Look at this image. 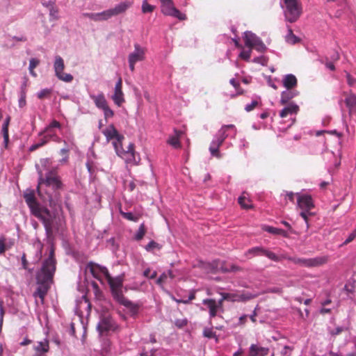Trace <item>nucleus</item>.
<instances>
[{
	"mask_svg": "<svg viewBox=\"0 0 356 356\" xmlns=\"http://www.w3.org/2000/svg\"><path fill=\"white\" fill-rule=\"evenodd\" d=\"M229 129H234V134L233 137L234 138L236 134V130L235 129L234 125L228 124L224 125L221 127V129L218 131L216 136L214 137L213 140L211 141L209 147V151L211 154L213 156H216L217 158H220L221 155L218 151L220 146L222 144L225 139L227 137V134H226L227 131Z\"/></svg>",
	"mask_w": 356,
	"mask_h": 356,
	"instance_id": "6e6552de",
	"label": "nucleus"
},
{
	"mask_svg": "<svg viewBox=\"0 0 356 356\" xmlns=\"http://www.w3.org/2000/svg\"><path fill=\"white\" fill-rule=\"evenodd\" d=\"M77 306L79 309L83 308L90 311L91 308V304L88 298V293L83 294L81 299L77 300Z\"/></svg>",
	"mask_w": 356,
	"mask_h": 356,
	"instance_id": "cd10ccee",
	"label": "nucleus"
},
{
	"mask_svg": "<svg viewBox=\"0 0 356 356\" xmlns=\"http://www.w3.org/2000/svg\"><path fill=\"white\" fill-rule=\"evenodd\" d=\"M243 39L245 46L248 48L254 49L259 52H264L266 49V45L260 38L250 31L244 33Z\"/></svg>",
	"mask_w": 356,
	"mask_h": 356,
	"instance_id": "f3484780",
	"label": "nucleus"
},
{
	"mask_svg": "<svg viewBox=\"0 0 356 356\" xmlns=\"http://www.w3.org/2000/svg\"><path fill=\"white\" fill-rule=\"evenodd\" d=\"M31 343V340L29 339H25L23 341L20 343V345L22 346H27Z\"/></svg>",
	"mask_w": 356,
	"mask_h": 356,
	"instance_id": "0e129e2a",
	"label": "nucleus"
},
{
	"mask_svg": "<svg viewBox=\"0 0 356 356\" xmlns=\"http://www.w3.org/2000/svg\"><path fill=\"white\" fill-rule=\"evenodd\" d=\"M197 268L206 274H216L220 272H235L239 270V267L220 260H215L212 262L200 261L197 264Z\"/></svg>",
	"mask_w": 356,
	"mask_h": 356,
	"instance_id": "423d86ee",
	"label": "nucleus"
},
{
	"mask_svg": "<svg viewBox=\"0 0 356 356\" xmlns=\"http://www.w3.org/2000/svg\"><path fill=\"white\" fill-rule=\"evenodd\" d=\"M4 309L2 306V302H0V330H1L3 321Z\"/></svg>",
	"mask_w": 356,
	"mask_h": 356,
	"instance_id": "bf43d9fd",
	"label": "nucleus"
},
{
	"mask_svg": "<svg viewBox=\"0 0 356 356\" xmlns=\"http://www.w3.org/2000/svg\"><path fill=\"white\" fill-rule=\"evenodd\" d=\"M178 327H181L185 325H186V320H182V321H177L175 323Z\"/></svg>",
	"mask_w": 356,
	"mask_h": 356,
	"instance_id": "69168bd1",
	"label": "nucleus"
},
{
	"mask_svg": "<svg viewBox=\"0 0 356 356\" xmlns=\"http://www.w3.org/2000/svg\"><path fill=\"white\" fill-rule=\"evenodd\" d=\"M299 111V106L295 103H290L285 106L280 113L282 118H286L289 115H296Z\"/></svg>",
	"mask_w": 356,
	"mask_h": 356,
	"instance_id": "b1692460",
	"label": "nucleus"
},
{
	"mask_svg": "<svg viewBox=\"0 0 356 356\" xmlns=\"http://www.w3.org/2000/svg\"><path fill=\"white\" fill-rule=\"evenodd\" d=\"M5 241H6V239L4 237L0 238V254L3 253L6 250V245H5Z\"/></svg>",
	"mask_w": 356,
	"mask_h": 356,
	"instance_id": "13d9d810",
	"label": "nucleus"
},
{
	"mask_svg": "<svg viewBox=\"0 0 356 356\" xmlns=\"http://www.w3.org/2000/svg\"><path fill=\"white\" fill-rule=\"evenodd\" d=\"M293 348L290 346H285L281 350V356H291Z\"/></svg>",
	"mask_w": 356,
	"mask_h": 356,
	"instance_id": "8fccbe9b",
	"label": "nucleus"
},
{
	"mask_svg": "<svg viewBox=\"0 0 356 356\" xmlns=\"http://www.w3.org/2000/svg\"><path fill=\"white\" fill-rule=\"evenodd\" d=\"M172 278L171 271L163 273L160 277L156 280V282L161 284L167 281V280H171Z\"/></svg>",
	"mask_w": 356,
	"mask_h": 356,
	"instance_id": "4c0bfd02",
	"label": "nucleus"
},
{
	"mask_svg": "<svg viewBox=\"0 0 356 356\" xmlns=\"http://www.w3.org/2000/svg\"><path fill=\"white\" fill-rule=\"evenodd\" d=\"M111 99L113 101L114 104L119 107L125 102L124 95L122 91V81L121 78H120L115 83L114 92L111 96Z\"/></svg>",
	"mask_w": 356,
	"mask_h": 356,
	"instance_id": "6ab92c4d",
	"label": "nucleus"
},
{
	"mask_svg": "<svg viewBox=\"0 0 356 356\" xmlns=\"http://www.w3.org/2000/svg\"><path fill=\"white\" fill-rule=\"evenodd\" d=\"M252 296H245L244 295L238 296V297H235L232 299V301H245L249 300Z\"/></svg>",
	"mask_w": 356,
	"mask_h": 356,
	"instance_id": "4d7b16f0",
	"label": "nucleus"
},
{
	"mask_svg": "<svg viewBox=\"0 0 356 356\" xmlns=\"http://www.w3.org/2000/svg\"><path fill=\"white\" fill-rule=\"evenodd\" d=\"M283 85L287 89L292 88L297 85V79L296 77L291 74H286L283 78Z\"/></svg>",
	"mask_w": 356,
	"mask_h": 356,
	"instance_id": "a878e982",
	"label": "nucleus"
},
{
	"mask_svg": "<svg viewBox=\"0 0 356 356\" xmlns=\"http://www.w3.org/2000/svg\"><path fill=\"white\" fill-rule=\"evenodd\" d=\"M248 316L243 315L239 318V325H243L247 321Z\"/></svg>",
	"mask_w": 356,
	"mask_h": 356,
	"instance_id": "680f3d73",
	"label": "nucleus"
},
{
	"mask_svg": "<svg viewBox=\"0 0 356 356\" xmlns=\"http://www.w3.org/2000/svg\"><path fill=\"white\" fill-rule=\"evenodd\" d=\"M49 16L51 19L56 20L58 19V10L54 6L51 5V8L49 9Z\"/></svg>",
	"mask_w": 356,
	"mask_h": 356,
	"instance_id": "de8ad7c7",
	"label": "nucleus"
},
{
	"mask_svg": "<svg viewBox=\"0 0 356 356\" xmlns=\"http://www.w3.org/2000/svg\"><path fill=\"white\" fill-rule=\"evenodd\" d=\"M123 280V275L112 277L106 267L90 262L86 267L82 287L85 289H99L101 285L105 286L106 284L111 289H117L122 286Z\"/></svg>",
	"mask_w": 356,
	"mask_h": 356,
	"instance_id": "f257e3e1",
	"label": "nucleus"
},
{
	"mask_svg": "<svg viewBox=\"0 0 356 356\" xmlns=\"http://www.w3.org/2000/svg\"><path fill=\"white\" fill-rule=\"evenodd\" d=\"M269 349L258 344H252L249 349V356H267Z\"/></svg>",
	"mask_w": 356,
	"mask_h": 356,
	"instance_id": "5701e85b",
	"label": "nucleus"
},
{
	"mask_svg": "<svg viewBox=\"0 0 356 356\" xmlns=\"http://www.w3.org/2000/svg\"><path fill=\"white\" fill-rule=\"evenodd\" d=\"M346 330V328H345L343 327H337L334 330H331L330 332V333L332 336H336V335L340 334L342 332H343Z\"/></svg>",
	"mask_w": 356,
	"mask_h": 356,
	"instance_id": "864d4df0",
	"label": "nucleus"
},
{
	"mask_svg": "<svg viewBox=\"0 0 356 356\" xmlns=\"http://www.w3.org/2000/svg\"><path fill=\"white\" fill-rule=\"evenodd\" d=\"M284 15L287 21L296 22L300 16L302 8L298 0H284Z\"/></svg>",
	"mask_w": 356,
	"mask_h": 356,
	"instance_id": "1a4fd4ad",
	"label": "nucleus"
},
{
	"mask_svg": "<svg viewBox=\"0 0 356 356\" xmlns=\"http://www.w3.org/2000/svg\"><path fill=\"white\" fill-rule=\"evenodd\" d=\"M161 246L154 241H151L146 246L145 250L147 251H152L154 249H161Z\"/></svg>",
	"mask_w": 356,
	"mask_h": 356,
	"instance_id": "c03bdc74",
	"label": "nucleus"
},
{
	"mask_svg": "<svg viewBox=\"0 0 356 356\" xmlns=\"http://www.w3.org/2000/svg\"><path fill=\"white\" fill-rule=\"evenodd\" d=\"M345 103L349 109L350 113L356 112V95L350 94L345 99Z\"/></svg>",
	"mask_w": 356,
	"mask_h": 356,
	"instance_id": "bb28decb",
	"label": "nucleus"
},
{
	"mask_svg": "<svg viewBox=\"0 0 356 356\" xmlns=\"http://www.w3.org/2000/svg\"><path fill=\"white\" fill-rule=\"evenodd\" d=\"M143 275L147 278L153 279L156 277V272L151 268H147L144 271Z\"/></svg>",
	"mask_w": 356,
	"mask_h": 356,
	"instance_id": "09e8293b",
	"label": "nucleus"
},
{
	"mask_svg": "<svg viewBox=\"0 0 356 356\" xmlns=\"http://www.w3.org/2000/svg\"><path fill=\"white\" fill-rule=\"evenodd\" d=\"M195 298V293L191 292L187 298H174L178 303H188L191 300Z\"/></svg>",
	"mask_w": 356,
	"mask_h": 356,
	"instance_id": "a19ab883",
	"label": "nucleus"
},
{
	"mask_svg": "<svg viewBox=\"0 0 356 356\" xmlns=\"http://www.w3.org/2000/svg\"><path fill=\"white\" fill-rule=\"evenodd\" d=\"M25 104H26L25 98L24 97H22L19 100V105L20 107H23V106H25Z\"/></svg>",
	"mask_w": 356,
	"mask_h": 356,
	"instance_id": "338daca9",
	"label": "nucleus"
},
{
	"mask_svg": "<svg viewBox=\"0 0 356 356\" xmlns=\"http://www.w3.org/2000/svg\"><path fill=\"white\" fill-rule=\"evenodd\" d=\"M83 15L95 22L108 20L113 17L111 8L100 13H84Z\"/></svg>",
	"mask_w": 356,
	"mask_h": 356,
	"instance_id": "aec40b11",
	"label": "nucleus"
},
{
	"mask_svg": "<svg viewBox=\"0 0 356 356\" xmlns=\"http://www.w3.org/2000/svg\"><path fill=\"white\" fill-rule=\"evenodd\" d=\"M181 134V131H175V134L169 138L168 143L175 148L180 147L179 137Z\"/></svg>",
	"mask_w": 356,
	"mask_h": 356,
	"instance_id": "c756f323",
	"label": "nucleus"
},
{
	"mask_svg": "<svg viewBox=\"0 0 356 356\" xmlns=\"http://www.w3.org/2000/svg\"><path fill=\"white\" fill-rule=\"evenodd\" d=\"M297 195L298 207L302 210L300 212L301 217L307 222L308 216L312 215L310 210L314 208V204L312 197L308 195H300L299 193Z\"/></svg>",
	"mask_w": 356,
	"mask_h": 356,
	"instance_id": "f8f14e48",
	"label": "nucleus"
},
{
	"mask_svg": "<svg viewBox=\"0 0 356 356\" xmlns=\"http://www.w3.org/2000/svg\"><path fill=\"white\" fill-rule=\"evenodd\" d=\"M337 156H339V159H337L334 163V165L336 168H339V166L341 164V151L339 150L337 153V154L336 155Z\"/></svg>",
	"mask_w": 356,
	"mask_h": 356,
	"instance_id": "052dcab7",
	"label": "nucleus"
},
{
	"mask_svg": "<svg viewBox=\"0 0 356 356\" xmlns=\"http://www.w3.org/2000/svg\"><path fill=\"white\" fill-rule=\"evenodd\" d=\"M263 229H264V230H265L270 234L282 235L284 237H288L287 232L282 229H279V228H276V227H270V226H265V227H264Z\"/></svg>",
	"mask_w": 356,
	"mask_h": 356,
	"instance_id": "2f4dec72",
	"label": "nucleus"
},
{
	"mask_svg": "<svg viewBox=\"0 0 356 356\" xmlns=\"http://www.w3.org/2000/svg\"><path fill=\"white\" fill-rule=\"evenodd\" d=\"M285 38L286 41L291 44H296L299 41V39L293 33L291 29L288 30V33L286 34Z\"/></svg>",
	"mask_w": 356,
	"mask_h": 356,
	"instance_id": "f704fd0d",
	"label": "nucleus"
},
{
	"mask_svg": "<svg viewBox=\"0 0 356 356\" xmlns=\"http://www.w3.org/2000/svg\"><path fill=\"white\" fill-rule=\"evenodd\" d=\"M47 291H35L33 296L35 298H40L41 302L44 301V298L47 295Z\"/></svg>",
	"mask_w": 356,
	"mask_h": 356,
	"instance_id": "49530a36",
	"label": "nucleus"
},
{
	"mask_svg": "<svg viewBox=\"0 0 356 356\" xmlns=\"http://www.w3.org/2000/svg\"><path fill=\"white\" fill-rule=\"evenodd\" d=\"M347 81H348V83L350 86H353L355 83V80L350 76V74H347Z\"/></svg>",
	"mask_w": 356,
	"mask_h": 356,
	"instance_id": "e2e57ef3",
	"label": "nucleus"
},
{
	"mask_svg": "<svg viewBox=\"0 0 356 356\" xmlns=\"http://www.w3.org/2000/svg\"><path fill=\"white\" fill-rule=\"evenodd\" d=\"M52 90L50 88H44L37 93V97L40 99L47 98L51 94Z\"/></svg>",
	"mask_w": 356,
	"mask_h": 356,
	"instance_id": "e433bc0d",
	"label": "nucleus"
},
{
	"mask_svg": "<svg viewBox=\"0 0 356 356\" xmlns=\"http://www.w3.org/2000/svg\"><path fill=\"white\" fill-rule=\"evenodd\" d=\"M121 214L122 216L129 220H131V221H134V222H136L139 219V216H135L131 212H121Z\"/></svg>",
	"mask_w": 356,
	"mask_h": 356,
	"instance_id": "37998d69",
	"label": "nucleus"
},
{
	"mask_svg": "<svg viewBox=\"0 0 356 356\" xmlns=\"http://www.w3.org/2000/svg\"><path fill=\"white\" fill-rule=\"evenodd\" d=\"M132 5L133 1L131 0H126L118 3L114 8H111L113 17L124 13Z\"/></svg>",
	"mask_w": 356,
	"mask_h": 356,
	"instance_id": "4be33fe9",
	"label": "nucleus"
},
{
	"mask_svg": "<svg viewBox=\"0 0 356 356\" xmlns=\"http://www.w3.org/2000/svg\"><path fill=\"white\" fill-rule=\"evenodd\" d=\"M61 129V124L56 120H53L40 133L42 136L40 142L33 145L30 147L31 151L35 150L37 148L46 144L49 140H53L56 143L62 142L61 138L57 135V131Z\"/></svg>",
	"mask_w": 356,
	"mask_h": 356,
	"instance_id": "0eeeda50",
	"label": "nucleus"
},
{
	"mask_svg": "<svg viewBox=\"0 0 356 356\" xmlns=\"http://www.w3.org/2000/svg\"><path fill=\"white\" fill-rule=\"evenodd\" d=\"M115 329V323L110 316H103L97 325V330L100 333L113 330Z\"/></svg>",
	"mask_w": 356,
	"mask_h": 356,
	"instance_id": "412c9836",
	"label": "nucleus"
},
{
	"mask_svg": "<svg viewBox=\"0 0 356 356\" xmlns=\"http://www.w3.org/2000/svg\"><path fill=\"white\" fill-rule=\"evenodd\" d=\"M252 48H249L248 50H243L240 54H239V57L241 58V59H243L245 60H249L250 58V56H251V53H252Z\"/></svg>",
	"mask_w": 356,
	"mask_h": 356,
	"instance_id": "a18cd8bd",
	"label": "nucleus"
},
{
	"mask_svg": "<svg viewBox=\"0 0 356 356\" xmlns=\"http://www.w3.org/2000/svg\"><path fill=\"white\" fill-rule=\"evenodd\" d=\"M69 152V148L68 147H65V148H63L60 149V153L61 155L64 156V158L61 160L62 162H66L67 161V159H68V153Z\"/></svg>",
	"mask_w": 356,
	"mask_h": 356,
	"instance_id": "5fc2aeb1",
	"label": "nucleus"
},
{
	"mask_svg": "<svg viewBox=\"0 0 356 356\" xmlns=\"http://www.w3.org/2000/svg\"><path fill=\"white\" fill-rule=\"evenodd\" d=\"M257 105L258 102L257 100H253L250 104H248L245 106V110L247 112H250L252 111Z\"/></svg>",
	"mask_w": 356,
	"mask_h": 356,
	"instance_id": "603ef678",
	"label": "nucleus"
},
{
	"mask_svg": "<svg viewBox=\"0 0 356 356\" xmlns=\"http://www.w3.org/2000/svg\"><path fill=\"white\" fill-rule=\"evenodd\" d=\"M264 250V248H263L262 247H254L251 249H249L246 252V255H261L263 254Z\"/></svg>",
	"mask_w": 356,
	"mask_h": 356,
	"instance_id": "58836bf2",
	"label": "nucleus"
},
{
	"mask_svg": "<svg viewBox=\"0 0 356 356\" xmlns=\"http://www.w3.org/2000/svg\"><path fill=\"white\" fill-rule=\"evenodd\" d=\"M108 141L113 140V145L118 156L122 158L127 163L137 165L140 158L136 155L134 149V144L129 143L127 150L122 147L124 136L120 135L113 124L108 125L103 131Z\"/></svg>",
	"mask_w": 356,
	"mask_h": 356,
	"instance_id": "7ed1b4c3",
	"label": "nucleus"
},
{
	"mask_svg": "<svg viewBox=\"0 0 356 356\" xmlns=\"http://www.w3.org/2000/svg\"><path fill=\"white\" fill-rule=\"evenodd\" d=\"M10 121V118L7 117L6 119L5 120V121L2 125V128H1V131L3 134V140H4V144L6 146H7L8 140H9L8 126H9Z\"/></svg>",
	"mask_w": 356,
	"mask_h": 356,
	"instance_id": "c85d7f7f",
	"label": "nucleus"
},
{
	"mask_svg": "<svg viewBox=\"0 0 356 356\" xmlns=\"http://www.w3.org/2000/svg\"><path fill=\"white\" fill-rule=\"evenodd\" d=\"M282 258L292 261L295 264L305 267H316L325 264L327 261L325 257H318L311 259L297 258L283 256Z\"/></svg>",
	"mask_w": 356,
	"mask_h": 356,
	"instance_id": "ddd939ff",
	"label": "nucleus"
},
{
	"mask_svg": "<svg viewBox=\"0 0 356 356\" xmlns=\"http://www.w3.org/2000/svg\"><path fill=\"white\" fill-rule=\"evenodd\" d=\"M253 62L260 63L262 65H265L267 63V59L264 56H259L254 58Z\"/></svg>",
	"mask_w": 356,
	"mask_h": 356,
	"instance_id": "6e6d98bb",
	"label": "nucleus"
},
{
	"mask_svg": "<svg viewBox=\"0 0 356 356\" xmlns=\"http://www.w3.org/2000/svg\"><path fill=\"white\" fill-rule=\"evenodd\" d=\"M54 250H50L49 257L42 264L41 269L36 274L37 283L40 285L38 289H47L51 288L53 283V277L56 270V261Z\"/></svg>",
	"mask_w": 356,
	"mask_h": 356,
	"instance_id": "39448f33",
	"label": "nucleus"
},
{
	"mask_svg": "<svg viewBox=\"0 0 356 356\" xmlns=\"http://www.w3.org/2000/svg\"><path fill=\"white\" fill-rule=\"evenodd\" d=\"M13 40L15 41L25 42L26 40V38L24 36L14 37Z\"/></svg>",
	"mask_w": 356,
	"mask_h": 356,
	"instance_id": "774afa93",
	"label": "nucleus"
},
{
	"mask_svg": "<svg viewBox=\"0 0 356 356\" xmlns=\"http://www.w3.org/2000/svg\"><path fill=\"white\" fill-rule=\"evenodd\" d=\"M154 9V6L149 4L147 0H143L142 4V12L143 13H152Z\"/></svg>",
	"mask_w": 356,
	"mask_h": 356,
	"instance_id": "79ce46f5",
	"label": "nucleus"
},
{
	"mask_svg": "<svg viewBox=\"0 0 356 356\" xmlns=\"http://www.w3.org/2000/svg\"><path fill=\"white\" fill-rule=\"evenodd\" d=\"M40 162L42 169L38 170L40 178L37 190L41 197L46 198L43 196V193H44L47 199L51 204L57 198L56 190L61 187L62 184L56 175V169L49 168L50 160L44 159Z\"/></svg>",
	"mask_w": 356,
	"mask_h": 356,
	"instance_id": "f03ea898",
	"label": "nucleus"
},
{
	"mask_svg": "<svg viewBox=\"0 0 356 356\" xmlns=\"http://www.w3.org/2000/svg\"><path fill=\"white\" fill-rule=\"evenodd\" d=\"M297 95V93L293 91H283L281 95L280 104H286L291 99Z\"/></svg>",
	"mask_w": 356,
	"mask_h": 356,
	"instance_id": "7c9ffc66",
	"label": "nucleus"
},
{
	"mask_svg": "<svg viewBox=\"0 0 356 356\" xmlns=\"http://www.w3.org/2000/svg\"><path fill=\"white\" fill-rule=\"evenodd\" d=\"M203 335L205 337L211 339V338H213L216 337V333L214 332H213V330L211 329L206 328L203 331Z\"/></svg>",
	"mask_w": 356,
	"mask_h": 356,
	"instance_id": "3c124183",
	"label": "nucleus"
},
{
	"mask_svg": "<svg viewBox=\"0 0 356 356\" xmlns=\"http://www.w3.org/2000/svg\"><path fill=\"white\" fill-rule=\"evenodd\" d=\"M40 64V60L35 58H32L29 60V70L30 74L33 76L36 77L37 74L34 71V69Z\"/></svg>",
	"mask_w": 356,
	"mask_h": 356,
	"instance_id": "473e14b6",
	"label": "nucleus"
},
{
	"mask_svg": "<svg viewBox=\"0 0 356 356\" xmlns=\"http://www.w3.org/2000/svg\"><path fill=\"white\" fill-rule=\"evenodd\" d=\"M111 293L113 299L120 305H124L127 309H129L131 316H134L138 314L140 305L138 304L134 303L127 299L124 296L122 291H111Z\"/></svg>",
	"mask_w": 356,
	"mask_h": 356,
	"instance_id": "4468645a",
	"label": "nucleus"
},
{
	"mask_svg": "<svg viewBox=\"0 0 356 356\" xmlns=\"http://www.w3.org/2000/svg\"><path fill=\"white\" fill-rule=\"evenodd\" d=\"M238 203L243 209H248L252 207L250 200L247 198L244 195L238 197Z\"/></svg>",
	"mask_w": 356,
	"mask_h": 356,
	"instance_id": "72a5a7b5",
	"label": "nucleus"
},
{
	"mask_svg": "<svg viewBox=\"0 0 356 356\" xmlns=\"http://www.w3.org/2000/svg\"><path fill=\"white\" fill-rule=\"evenodd\" d=\"M227 298V297L224 296L222 298L218 301L213 299H206L203 300V304L206 305L209 309L211 318L216 316L218 311H223L222 302Z\"/></svg>",
	"mask_w": 356,
	"mask_h": 356,
	"instance_id": "a211bd4d",
	"label": "nucleus"
},
{
	"mask_svg": "<svg viewBox=\"0 0 356 356\" xmlns=\"http://www.w3.org/2000/svg\"><path fill=\"white\" fill-rule=\"evenodd\" d=\"M159 1L161 3V13L163 15L177 18L179 20H185L186 19V15L175 7L174 3L172 0Z\"/></svg>",
	"mask_w": 356,
	"mask_h": 356,
	"instance_id": "dca6fc26",
	"label": "nucleus"
},
{
	"mask_svg": "<svg viewBox=\"0 0 356 356\" xmlns=\"http://www.w3.org/2000/svg\"><path fill=\"white\" fill-rule=\"evenodd\" d=\"M134 49L128 55L129 67L131 72L135 70V65L138 62L145 60L147 53V48L141 46L138 43L134 45Z\"/></svg>",
	"mask_w": 356,
	"mask_h": 356,
	"instance_id": "9b49d317",
	"label": "nucleus"
},
{
	"mask_svg": "<svg viewBox=\"0 0 356 356\" xmlns=\"http://www.w3.org/2000/svg\"><path fill=\"white\" fill-rule=\"evenodd\" d=\"M64 60L60 56H56L54 62V70L56 76L65 83H70L73 80V76L64 72Z\"/></svg>",
	"mask_w": 356,
	"mask_h": 356,
	"instance_id": "2eb2a0df",
	"label": "nucleus"
},
{
	"mask_svg": "<svg viewBox=\"0 0 356 356\" xmlns=\"http://www.w3.org/2000/svg\"><path fill=\"white\" fill-rule=\"evenodd\" d=\"M33 350L36 352L37 355L43 356L49 350V341L44 339L42 341L38 342L37 345L33 346Z\"/></svg>",
	"mask_w": 356,
	"mask_h": 356,
	"instance_id": "393cba45",
	"label": "nucleus"
},
{
	"mask_svg": "<svg viewBox=\"0 0 356 356\" xmlns=\"http://www.w3.org/2000/svg\"><path fill=\"white\" fill-rule=\"evenodd\" d=\"M25 201L29 207L31 213L42 220L47 232H50L53 228L54 216L45 207L37 203L33 191H27L24 195Z\"/></svg>",
	"mask_w": 356,
	"mask_h": 356,
	"instance_id": "20e7f679",
	"label": "nucleus"
},
{
	"mask_svg": "<svg viewBox=\"0 0 356 356\" xmlns=\"http://www.w3.org/2000/svg\"><path fill=\"white\" fill-rule=\"evenodd\" d=\"M90 99L93 101L95 106L102 110L104 113L105 120L113 118V111L109 107L108 102L103 92H99L97 95H90Z\"/></svg>",
	"mask_w": 356,
	"mask_h": 356,
	"instance_id": "9d476101",
	"label": "nucleus"
},
{
	"mask_svg": "<svg viewBox=\"0 0 356 356\" xmlns=\"http://www.w3.org/2000/svg\"><path fill=\"white\" fill-rule=\"evenodd\" d=\"M263 255L266 256L268 259L270 260H273L274 261H280V257L277 255H276L274 252L264 249Z\"/></svg>",
	"mask_w": 356,
	"mask_h": 356,
	"instance_id": "ea45409f",
	"label": "nucleus"
},
{
	"mask_svg": "<svg viewBox=\"0 0 356 356\" xmlns=\"http://www.w3.org/2000/svg\"><path fill=\"white\" fill-rule=\"evenodd\" d=\"M145 232H146V229H145V225H144V223H142L140 225V227L138 228V230L137 231L136 234H135L134 238L136 241H140L143 238V236H145Z\"/></svg>",
	"mask_w": 356,
	"mask_h": 356,
	"instance_id": "c9c22d12",
	"label": "nucleus"
}]
</instances>
